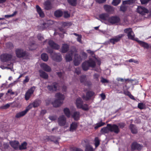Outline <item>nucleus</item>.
I'll return each mask as SVG.
<instances>
[{"instance_id": "nucleus-63", "label": "nucleus", "mask_w": 151, "mask_h": 151, "mask_svg": "<svg viewBox=\"0 0 151 151\" xmlns=\"http://www.w3.org/2000/svg\"><path fill=\"white\" fill-rule=\"evenodd\" d=\"M17 82V81H15L13 82L10 84L9 85V87H12V86L15 85L16 83Z\"/></svg>"}, {"instance_id": "nucleus-6", "label": "nucleus", "mask_w": 151, "mask_h": 151, "mask_svg": "<svg viewBox=\"0 0 151 151\" xmlns=\"http://www.w3.org/2000/svg\"><path fill=\"white\" fill-rule=\"evenodd\" d=\"M30 105H29L27 107L25 110L17 113L15 117L17 118H19L24 116L30 109Z\"/></svg>"}, {"instance_id": "nucleus-34", "label": "nucleus", "mask_w": 151, "mask_h": 151, "mask_svg": "<svg viewBox=\"0 0 151 151\" xmlns=\"http://www.w3.org/2000/svg\"><path fill=\"white\" fill-rule=\"evenodd\" d=\"M130 128L133 134L136 133L137 132V130L136 127L133 124H131L130 126Z\"/></svg>"}, {"instance_id": "nucleus-60", "label": "nucleus", "mask_w": 151, "mask_h": 151, "mask_svg": "<svg viewBox=\"0 0 151 151\" xmlns=\"http://www.w3.org/2000/svg\"><path fill=\"white\" fill-rule=\"evenodd\" d=\"M11 105H12V103L7 104H6L4 106V108H7L9 107Z\"/></svg>"}, {"instance_id": "nucleus-1", "label": "nucleus", "mask_w": 151, "mask_h": 151, "mask_svg": "<svg viewBox=\"0 0 151 151\" xmlns=\"http://www.w3.org/2000/svg\"><path fill=\"white\" fill-rule=\"evenodd\" d=\"M74 55V63L75 65H78L81 61L82 58L76 53V50L70 51L65 56L66 61H70L72 60L73 55Z\"/></svg>"}, {"instance_id": "nucleus-29", "label": "nucleus", "mask_w": 151, "mask_h": 151, "mask_svg": "<svg viewBox=\"0 0 151 151\" xmlns=\"http://www.w3.org/2000/svg\"><path fill=\"white\" fill-rule=\"evenodd\" d=\"M36 7L37 12L39 14L40 16L41 17H44V14L41 8L38 5H37Z\"/></svg>"}, {"instance_id": "nucleus-25", "label": "nucleus", "mask_w": 151, "mask_h": 151, "mask_svg": "<svg viewBox=\"0 0 151 151\" xmlns=\"http://www.w3.org/2000/svg\"><path fill=\"white\" fill-rule=\"evenodd\" d=\"M110 131L109 127L108 126V124L107 126L102 128L101 130V132L102 134H105L109 132Z\"/></svg>"}, {"instance_id": "nucleus-3", "label": "nucleus", "mask_w": 151, "mask_h": 151, "mask_svg": "<svg viewBox=\"0 0 151 151\" xmlns=\"http://www.w3.org/2000/svg\"><path fill=\"white\" fill-rule=\"evenodd\" d=\"M0 60L3 62H7L9 61L14 60L13 55L11 54H4L0 56Z\"/></svg>"}, {"instance_id": "nucleus-13", "label": "nucleus", "mask_w": 151, "mask_h": 151, "mask_svg": "<svg viewBox=\"0 0 151 151\" xmlns=\"http://www.w3.org/2000/svg\"><path fill=\"white\" fill-rule=\"evenodd\" d=\"M58 85L56 83H53V84L51 86H47V88L50 91L53 92L56 91L58 89Z\"/></svg>"}, {"instance_id": "nucleus-40", "label": "nucleus", "mask_w": 151, "mask_h": 151, "mask_svg": "<svg viewBox=\"0 0 151 151\" xmlns=\"http://www.w3.org/2000/svg\"><path fill=\"white\" fill-rule=\"evenodd\" d=\"M53 22L51 20H49L47 21V22L43 24V25L45 27H48L49 26L52 24Z\"/></svg>"}, {"instance_id": "nucleus-5", "label": "nucleus", "mask_w": 151, "mask_h": 151, "mask_svg": "<svg viewBox=\"0 0 151 151\" xmlns=\"http://www.w3.org/2000/svg\"><path fill=\"white\" fill-rule=\"evenodd\" d=\"M47 52L51 53V57L53 60L58 62L62 60L61 55L60 54L55 53L52 51Z\"/></svg>"}, {"instance_id": "nucleus-12", "label": "nucleus", "mask_w": 151, "mask_h": 151, "mask_svg": "<svg viewBox=\"0 0 151 151\" xmlns=\"http://www.w3.org/2000/svg\"><path fill=\"white\" fill-rule=\"evenodd\" d=\"M58 122L61 126H63L66 123V118L64 116H60L58 118Z\"/></svg>"}, {"instance_id": "nucleus-14", "label": "nucleus", "mask_w": 151, "mask_h": 151, "mask_svg": "<svg viewBox=\"0 0 151 151\" xmlns=\"http://www.w3.org/2000/svg\"><path fill=\"white\" fill-rule=\"evenodd\" d=\"M104 8L106 12L110 14L112 13L114 11V9L113 7L108 5H104Z\"/></svg>"}, {"instance_id": "nucleus-46", "label": "nucleus", "mask_w": 151, "mask_h": 151, "mask_svg": "<svg viewBox=\"0 0 151 151\" xmlns=\"http://www.w3.org/2000/svg\"><path fill=\"white\" fill-rule=\"evenodd\" d=\"M126 4H123V3L122 4L120 7V10L123 12L125 11L127 9L126 6H125Z\"/></svg>"}, {"instance_id": "nucleus-21", "label": "nucleus", "mask_w": 151, "mask_h": 151, "mask_svg": "<svg viewBox=\"0 0 151 151\" xmlns=\"http://www.w3.org/2000/svg\"><path fill=\"white\" fill-rule=\"evenodd\" d=\"M55 97L57 99V100L59 101H62L63 102L65 98L64 95L59 93H57L55 94Z\"/></svg>"}, {"instance_id": "nucleus-26", "label": "nucleus", "mask_w": 151, "mask_h": 151, "mask_svg": "<svg viewBox=\"0 0 151 151\" xmlns=\"http://www.w3.org/2000/svg\"><path fill=\"white\" fill-rule=\"evenodd\" d=\"M39 72L40 73V76L41 77L44 79H47L48 78V75L46 73L41 70H39Z\"/></svg>"}, {"instance_id": "nucleus-42", "label": "nucleus", "mask_w": 151, "mask_h": 151, "mask_svg": "<svg viewBox=\"0 0 151 151\" xmlns=\"http://www.w3.org/2000/svg\"><path fill=\"white\" fill-rule=\"evenodd\" d=\"M85 151H93V148L89 145L86 146Z\"/></svg>"}, {"instance_id": "nucleus-59", "label": "nucleus", "mask_w": 151, "mask_h": 151, "mask_svg": "<svg viewBox=\"0 0 151 151\" xmlns=\"http://www.w3.org/2000/svg\"><path fill=\"white\" fill-rule=\"evenodd\" d=\"M29 79L28 76H26L25 77V78L24 80L23 81V83H24L28 82L29 81Z\"/></svg>"}, {"instance_id": "nucleus-49", "label": "nucleus", "mask_w": 151, "mask_h": 151, "mask_svg": "<svg viewBox=\"0 0 151 151\" xmlns=\"http://www.w3.org/2000/svg\"><path fill=\"white\" fill-rule=\"evenodd\" d=\"M17 13V11H15L12 14H10V15H5L4 16V17H5L6 18H9V17H12L14 16Z\"/></svg>"}, {"instance_id": "nucleus-19", "label": "nucleus", "mask_w": 151, "mask_h": 151, "mask_svg": "<svg viewBox=\"0 0 151 151\" xmlns=\"http://www.w3.org/2000/svg\"><path fill=\"white\" fill-rule=\"evenodd\" d=\"M41 101L39 100H36L33 103L30 104L29 105H30V109L33 107L34 108L37 107L39 106L41 104Z\"/></svg>"}, {"instance_id": "nucleus-10", "label": "nucleus", "mask_w": 151, "mask_h": 151, "mask_svg": "<svg viewBox=\"0 0 151 151\" xmlns=\"http://www.w3.org/2000/svg\"><path fill=\"white\" fill-rule=\"evenodd\" d=\"M123 34H120L117 36H115L109 40L110 42L113 44L119 42L121 38L123 37Z\"/></svg>"}, {"instance_id": "nucleus-16", "label": "nucleus", "mask_w": 151, "mask_h": 151, "mask_svg": "<svg viewBox=\"0 0 151 151\" xmlns=\"http://www.w3.org/2000/svg\"><path fill=\"white\" fill-rule=\"evenodd\" d=\"M119 21V18L117 17H111L108 19V22L112 24L117 23Z\"/></svg>"}, {"instance_id": "nucleus-64", "label": "nucleus", "mask_w": 151, "mask_h": 151, "mask_svg": "<svg viewBox=\"0 0 151 151\" xmlns=\"http://www.w3.org/2000/svg\"><path fill=\"white\" fill-rule=\"evenodd\" d=\"M106 1V0H96V1L99 3H104Z\"/></svg>"}, {"instance_id": "nucleus-22", "label": "nucleus", "mask_w": 151, "mask_h": 151, "mask_svg": "<svg viewBox=\"0 0 151 151\" xmlns=\"http://www.w3.org/2000/svg\"><path fill=\"white\" fill-rule=\"evenodd\" d=\"M78 127L77 123L76 122H73L70 125V131L71 132H73L77 129Z\"/></svg>"}, {"instance_id": "nucleus-33", "label": "nucleus", "mask_w": 151, "mask_h": 151, "mask_svg": "<svg viewBox=\"0 0 151 151\" xmlns=\"http://www.w3.org/2000/svg\"><path fill=\"white\" fill-rule=\"evenodd\" d=\"M27 144L26 142H24L20 145H19V148L20 150H24L27 148Z\"/></svg>"}, {"instance_id": "nucleus-7", "label": "nucleus", "mask_w": 151, "mask_h": 151, "mask_svg": "<svg viewBox=\"0 0 151 151\" xmlns=\"http://www.w3.org/2000/svg\"><path fill=\"white\" fill-rule=\"evenodd\" d=\"M16 56L19 58L24 57L26 55V52L22 49H17L15 50Z\"/></svg>"}, {"instance_id": "nucleus-58", "label": "nucleus", "mask_w": 151, "mask_h": 151, "mask_svg": "<svg viewBox=\"0 0 151 151\" xmlns=\"http://www.w3.org/2000/svg\"><path fill=\"white\" fill-rule=\"evenodd\" d=\"M125 124H124L122 123H119L118 124V125L119 127L120 128H122L123 127H124L125 126Z\"/></svg>"}, {"instance_id": "nucleus-53", "label": "nucleus", "mask_w": 151, "mask_h": 151, "mask_svg": "<svg viewBox=\"0 0 151 151\" xmlns=\"http://www.w3.org/2000/svg\"><path fill=\"white\" fill-rule=\"evenodd\" d=\"M82 36L81 35H79L77 36V41L81 43H82V41H81Z\"/></svg>"}, {"instance_id": "nucleus-27", "label": "nucleus", "mask_w": 151, "mask_h": 151, "mask_svg": "<svg viewBox=\"0 0 151 151\" xmlns=\"http://www.w3.org/2000/svg\"><path fill=\"white\" fill-rule=\"evenodd\" d=\"M99 17L101 20H107L108 19V15L107 14H102L99 15Z\"/></svg>"}, {"instance_id": "nucleus-9", "label": "nucleus", "mask_w": 151, "mask_h": 151, "mask_svg": "<svg viewBox=\"0 0 151 151\" xmlns=\"http://www.w3.org/2000/svg\"><path fill=\"white\" fill-rule=\"evenodd\" d=\"M108 126L109 127L110 132H114L115 133H118L119 131V129L118 126L116 124L111 125L110 124H108Z\"/></svg>"}, {"instance_id": "nucleus-54", "label": "nucleus", "mask_w": 151, "mask_h": 151, "mask_svg": "<svg viewBox=\"0 0 151 151\" xmlns=\"http://www.w3.org/2000/svg\"><path fill=\"white\" fill-rule=\"evenodd\" d=\"M50 119L52 121L55 120L57 119V117L56 116H49Z\"/></svg>"}, {"instance_id": "nucleus-20", "label": "nucleus", "mask_w": 151, "mask_h": 151, "mask_svg": "<svg viewBox=\"0 0 151 151\" xmlns=\"http://www.w3.org/2000/svg\"><path fill=\"white\" fill-rule=\"evenodd\" d=\"M49 44L52 48L55 49H58L60 47V46L59 45L55 43L51 40L49 41Z\"/></svg>"}, {"instance_id": "nucleus-62", "label": "nucleus", "mask_w": 151, "mask_h": 151, "mask_svg": "<svg viewBox=\"0 0 151 151\" xmlns=\"http://www.w3.org/2000/svg\"><path fill=\"white\" fill-rule=\"evenodd\" d=\"M81 72L79 68H77L76 69L75 72L78 74L80 73Z\"/></svg>"}, {"instance_id": "nucleus-48", "label": "nucleus", "mask_w": 151, "mask_h": 151, "mask_svg": "<svg viewBox=\"0 0 151 151\" xmlns=\"http://www.w3.org/2000/svg\"><path fill=\"white\" fill-rule=\"evenodd\" d=\"M145 105L142 103H139L138 105V107L140 109H143L145 107Z\"/></svg>"}, {"instance_id": "nucleus-36", "label": "nucleus", "mask_w": 151, "mask_h": 151, "mask_svg": "<svg viewBox=\"0 0 151 151\" xmlns=\"http://www.w3.org/2000/svg\"><path fill=\"white\" fill-rule=\"evenodd\" d=\"M42 59L45 61H47L48 59L47 55L46 53H43L41 55Z\"/></svg>"}, {"instance_id": "nucleus-43", "label": "nucleus", "mask_w": 151, "mask_h": 151, "mask_svg": "<svg viewBox=\"0 0 151 151\" xmlns=\"http://www.w3.org/2000/svg\"><path fill=\"white\" fill-rule=\"evenodd\" d=\"M135 0H128L123 1V4H131L134 2Z\"/></svg>"}, {"instance_id": "nucleus-18", "label": "nucleus", "mask_w": 151, "mask_h": 151, "mask_svg": "<svg viewBox=\"0 0 151 151\" xmlns=\"http://www.w3.org/2000/svg\"><path fill=\"white\" fill-rule=\"evenodd\" d=\"M76 104L78 108H81L83 105V101L81 98L79 97L77 98L76 100Z\"/></svg>"}, {"instance_id": "nucleus-23", "label": "nucleus", "mask_w": 151, "mask_h": 151, "mask_svg": "<svg viewBox=\"0 0 151 151\" xmlns=\"http://www.w3.org/2000/svg\"><path fill=\"white\" fill-rule=\"evenodd\" d=\"M63 103L62 101H59L56 99L52 102V104L55 107H58L61 105Z\"/></svg>"}, {"instance_id": "nucleus-2", "label": "nucleus", "mask_w": 151, "mask_h": 151, "mask_svg": "<svg viewBox=\"0 0 151 151\" xmlns=\"http://www.w3.org/2000/svg\"><path fill=\"white\" fill-rule=\"evenodd\" d=\"M96 63L100 65V59L95 58L92 59H90L89 60L85 62L82 64V68L84 70H87L89 67H94Z\"/></svg>"}, {"instance_id": "nucleus-37", "label": "nucleus", "mask_w": 151, "mask_h": 151, "mask_svg": "<svg viewBox=\"0 0 151 151\" xmlns=\"http://www.w3.org/2000/svg\"><path fill=\"white\" fill-rule=\"evenodd\" d=\"M64 112L65 114L68 117H69L70 115V113L69 110L67 108H66L64 109Z\"/></svg>"}, {"instance_id": "nucleus-32", "label": "nucleus", "mask_w": 151, "mask_h": 151, "mask_svg": "<svg viewBox=\"0 0 151 151\" xmlns=\"http://www.w3.org/2000/svg\"><path fill=\"white\" fill-rule=\"evenodd\" d=\"M72 116L75 120H78L80 117L79 113L78 112H75L74 113Z\"/></svg>"}, {"instance_id": "nucleus-35", "label": "nucleus", "mask_w": 151, "mask_h": 151, "mask_svg": "<svg viewBox=\"0 0 151 151\" xmlns=\"http://www.w3.org/2000/svg\"><path fill=\"white\" fill-rule=\"evenodd\" d=\"M55 15L57 17H60L63 14V12L60 10H57L54 13Z\"/></svg>"}, {"instance_id": "nucleus-24", "label": "nucleus", "mask_w": 151, "mask_h": 151, "mask_svg": "<svg viewBox=\"0 0 151 151\" xmlns=\"http://www.w3.org/2000/svg\"><path fill=\"white\" fill-rule=\"evenodd\" d=\"M132 148L133 150H140L142 148V146L138 144L136 142L133 143L132 145Z\"/></svg>"}, {"instance_id": "nucleus-55", "label": "nucleus", "mask_w": 151, "mask_h": 151, "mask_svg": "<svg viewBox=\"0 0 151 151\" xmlns=\"http://www.w3.org/2000/svg\"><path fill=\"white\" fill-rule=\"evenodd\" d=\"M101 81L103 83H108L109 82V81L108 80L103 78H101Z\"/></svg>"}, {"instance_id": "nucleus-4", "label": "nucleus", "mask_w": 151, "mask_h": 151, "mask_svg": "<svg viewBox=\"0 0 151 151\" xmlns=\"http://www.w3.org/2000/svg\"><path fill=\"white\" fill-rule=\"evenodd\" d=\"M124 32L127 34V36L129 39L134 40L137 41L138 40L137 38H135L134 34L131 28H128L126 29H124Z\"/></svg>"}, {"instance_id": "nucleus-45", "label": "nucleus", "mask_w": 151, "mask_h": 151, "mask_svg": "<svg viewBox=\"0 0 151 151\" xmlns=\"http://www.w3.org/2000/svg\"><path fill=\"white\" fill-rule=\"evenodd\" d=\"M121 0H113L112 2V4L115 6L117 5L120 3Z\"/></svg>"}, {"instance_id": "nucleus-15", "label": "nucleus", "mask_w": 151, "mask_h": 151, "mask_svg": "<svg viewBox=\"0 0 151 151\" xmlns=\"http://www.w3.org/2000/svg\"><path fill=\"white\" fill-rule=\"evenodd\" d=\"M40 66L42 69L46 72H49L51 70L50 67L45 63L41 64L40 65Z\"/></svg>"}, {"instance_id": "nucleus-30", "label": "nucleus", "mask_w": 151, "mask_h": 151, "mask_svg": "<svg viewBox=\"0 0 151 151\" xmlns=\"http://www.w3.org/2000/svg\"><path fill=\"white\" fill-rule=\"evenodd\" d=\"M44 7L45 9L47 10L51 9V6L50 2L49 1L45 2L44 4Z\"/></svg>"}, {"instance_id": "nucleus-52", "label": "nucleus", "mask_w": 151, "mask_h": 151, "mask_svg": "<svg viewBox=\"0 0 151 151\" xmlns=\"http://www.w3.org/2000/svg\"><path fill=\"white\" fill-rule=\"evenodd\" d=\"M128 61L130 63L133 62L136 64H138L139 63V62L138 60H134L133 59H130L128 60Z\"/></svg>"}, {"instance_id": "nucleus-44", "label": "nucleus", "mask_w": 151, "mask_h": 151, "mask_svg": "<svg viewBox=\"0 0 151 151\" xmlns=\"http://www.w3.org/2000/svg\"><path fill=\"white\" fill-rule=\"evenodd\" d=\"M105 124V123L104 122H99L96 124V126L95 127V129H97L99 127H101L102 126H103Z\"/></svg>"}, {"instance_id": "nucleus-11", "label": "nucleus", "mask_w": 151, "mask_h": 151, "mask_svg": "<svg viewBox=\"0 0 151 151\" xmlns=\"http://www.w3.org/2000/svg\"><path fill=\"white\" fill-rule=\"evenodd\" d=\"M137 10L138 13L142 15H145L148 12V10L147 9L141 6H138Z\"/></svg>"}, {"instance_id": "nucleus-8", "label": "nucleus", "mask_w": 151, "mask_h": 151, "mask_svg": "<svg viewBox=\"0 0 151 151\" xmlns=\"http://www.w3.org/2000/svg\"><path fill=\"white\" fill-rule=\"evenodd\" d=\"M35 89V87L33 86L28 90L26 93L25 95V98L26 100H27L29 99L32 94L33 93Z\"/></svg>"}, {"instance_id": "nucleus-61", "label": "nucleus", "mask_w": 151, "mask_h": 151, "mask_svg": "<svg viewBox=\"0 0 151 151\" xmlns=\"http://www.w3.org/2000/svg\"><path fill=\"white\" fill-rule=\"evenodd\" d=\"M71 24L70 23H67L65 22H64L63 23V25L65 26H70Z\"/></svg>"}, {"instance_id": "nucleus-31", "label": "nucleus", "mask_w": 151, "mask_h": 151, "mask_svg": "<svg viewBox=\"0 0 151 151\" xmlns=\"http://www.w3.org/2000/svg\"><path fill=\"white\" fill-rule=\"evenodd\" d=\"M69 46L66 44H63L62 48V52L63 53L66 52L68 50Z\"/></svg>"}, {"instance_id": "nucleus-56", "label": "nucleus", "mask_w": 151, "mask_h": 151, "mask_svg": "<svg viewBox=\"0 0 151 151\" xmlns=\"http://www.w3.org/2000/svg\"><path fill=\"white\" fill-rule=\"evenodd\" d=\"M70 16V14H68L67 12H64V17L65 18H67L69 17Z\"/></svg>"}, {"instance_id": "nucleus-39", "label": "nucleus", "mask_w": 151, "mask_h": 151, "mask_svg": "<svg viewBox=\"0 0 151 151\" xmlns=\"http://www.w3.org/2000/svg\"><path fill=\"white\" fill-rule=\"evenodd\" d=\"M21 106V104L18 102H14L12 103V106L19 108Z\"/></svg>"}, {"instance_id": "nucleus-28", "label": "nucleus", "mask_w": 151, "mask_h": 151, "mask_svg": "<svg viewBox=\"0 0 151 151\" xmlns=\"http://www.w3.org/2000/svg\"><path fill=\"white\" fill-rule=\"evenodd\" d=\"M94 94V93L92 91H89L88 92L86 93V97H83L84 99L87 100L89 99L91 96H93Z\"/></svg>"}, {"instance_id": "nucleus-17", "label": "nucleus", "mask_w": 151, "mask_h": 151, "mask_svg": "<svg viewBox=\"0 0 151 151\" xmlns=\"http://www.w3.org/2000/svg\"><path fill=\"white\" fill-rule=\"evenodd\" d=\"M11 145L15 149H18L19 142L17 141H12L10 142Z\"/></svg>"}, {"instance_id": "nucleus-38", "label": "nucleus", "mask_w": 151, "mask_h": 151, "mask_svg": "<svg viewBox=\"0 0 151 151\" xmlns=\"http://www.w3.org/2000/svg\"><path fill=\"white\" fill-rule=\"evenodd\" d=\"M137 42H138L140 45L145 48H147L149 47L148 44L145 42L139 40H137Z\"/></svg>"}, {"instance_id": "nucleus-57", "label": "nucleus", "mask_w": 151, "mask_h": 151, "mask_svg": "<svg viewBox=\"0 0 151 151\" xmlns=\"http://www.w3.org/2000/svg\"><path fill=\"white\" fill-rule=\"evenodd\" d=\"M150 0H140L142 4H145L147 3Z\"/></svg>"}, {"instance_id": "nucleus-51", "label": "nucleus", "mask_w": 151, "mask_h": 151, "mask_svg": "<svg viewBox=\"0 0 151 151\" xmlns=\"http://www.w3.org/2000/svg\"><path fill=\"white\" fill-rule=\"evenodd\" d=\"M81 108H82L83 109L86 111L88 109V105L86 104H83L82 105V107Z\"/></svg>"}, {"instance_id": "nucleus-41", "label": "nucleus", "mask_w": 151, "mask_h": 151, "mask_svg": "<svg viewBox=\"0 0 151 151\" xmlns=\"http://www.w3.org/2000/svg\"><path fill=\"white\" fill-rule=\"evenodd\" d=\"M10 66V67H7L6 66H1L0 67L3 69H4L6 68H7L8 69H10L11 70H12V69L13 68V64L12 63H11L9 65V64H7V66Z\"/></svg>"}, {"instance_id": "nucleus-50", "label": "nucleus", "mask_w": 151, "mask_h": 151, "mask_svg": "<svg viewBox=\"0 0 151 151\" xmlns=\"http://www.w3.org/2000/svg\"><path fill=\"white\" fill-rule=\"evenodd\" d=\"M95 145L96 147L99 145V141L97 137H96L95 139Z\"/></svg>"}, {"instance_id": "nucleus-47", "label": "nucleus", "mask_w": 151, "mask_h": 151, "mask_svg": "<svg viewBox=\"0 0 151 151\" xmlns=\"http://www.w3.org/2000/svg\"><path fill=\"white\" fill-rule=\"evenodd\" d=\"M68 2L73 6H75L76 4V0H68Z\"/></svg>"}]
</instances>
